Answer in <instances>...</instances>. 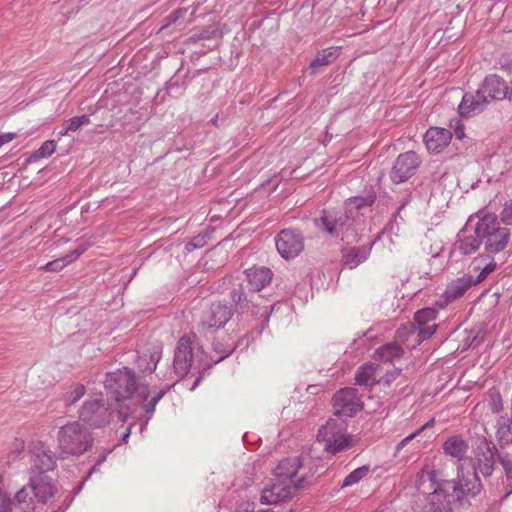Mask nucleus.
<instances>
[{
  "instance_id": "412c9836",
  "label": "nucleus",
  "mask_w": 512,
  "mask_h": 512,
  "mask_svg": "<svg viewBox=\"0 0 512 512\" xmlns=\"http://www.w3.org/2000/svg\"><path fill=\"white\" fill-rule=\"evenodd\" d=\"M292 485L293 484H288L285 481L277 479V481L271 486L265 487L262 490L260 497L261 503L266 505H273L286 498H289L292 495V491L297 489Z\"/></svg>"
},
{
  "instance_id": "dca6fc26",
  "label": "nucleus",
  "mask_w": 512,
  "mask_h": 512,
  "mask_svg": "<svg viewBox=\"0 0 512 512\" xmlns=\"http://www.w3.org/2000/svg\"><path fill=\"white\" fill-rule=\"evenodd\" d=\"M31 462L33 471H38L39 475H45L55 467V458L51 450L43 442H36L31 448Z\"/></svg>"
},
{
  "instance_id": "9b49d317",
  "label": "nucleus",
  "mask_w": 512,
  "mask_h": 512,
  "mask_svg": "<svg viewBox=\"0 0 512 512\" xmlns=\"http://www.w3.org/2000/svg\"><path fill=\"white\" fill-rule=\"evenodd\" d=\"M275 245L277 251L284 259H293L304 248L303 236L295 230L283 229L277 234Z\"/></svg>"
},
{
  "instance_id": "a211bd4d",
  "label": "nucleus",
  "mask_w": 512,
  "mask_h": 512,
  "mask_svg": "<svg viewBox=\"0 0 512 512\" xmlns=\"http://www.w3.org/2000/svg\"><path fill=\"white\" fill-rule=\"evenodd\" d=\"M375 240L361 246H347L342 249L343 267L354 269L364 263L370 256Z\"/></svg>"
},
{
  "instance_id": "3c124183",
  "label": "nucleus",
  "mask_w": 512,
  "mask_h": 512,
  "mask_svg": "<svg viewBox=\"0 0 512 512\" xmlns=\"http://www.w3.org/2000/svg\"><path fill=\"white\" fill-rule=\"evenodd\" d=\"M15 137H16V134L11 133V132L0 134V146L4 145L6 143H9Z\"/></svg>"
},
{
  "instance_id": "49530a36",
  "label": "nucleus",
  "mask_w": 512,
  "mask_h": 512,
  "mask_svg": "<svg viewBox=\"0 0 512 512\" xmlns=\"http://www.w3.org/2000/svg\"><path fill=\"white\" fill-rule=\"evenodd\" d=\"M426 512H452L450 507V501H444L442 499L441 503H437L435 501L431 502Z\"/></svg>"
},
{
  "instance_id": "6ab92c4d",
  "label": "nucleus",
  "mask_w": 512,
  "mask_h": 512,
  "mask_svg": "<svg viewBox=\"0 0 512 512\" xmlns=\"http://www.w3.org/2000/svg\"><path fill=\"white\" fill-rule=\"evenodd\" d=\"M450 130L440 127H430L423 136L427 150L432 154L441 153L451 142Z\"/></svg>"
},
{
  "instance_id": "20e7f679",
  "label": "nucleus",
  "mask_w": 512,
  "mask_h": 512,
  "mask_svg": "<svg viewBox=\"0 0 512 512\" xmlns=\"http://www.w3.org/2000/svg\"><path fill=\"white\" fill-rule=\"evenodd\" d=\"M476 232L480 234L485 251L496 254L503 251L509 243L510 229L501 226L494 214H485L476 223Z\"/></svg>"
},
{
  "instance_id": "7ed1b4c3",
  "label": "nucleus",
  "mask_w": 512,
  "mask_h": 512,
  "mask_svg": "<svg viewBox=\"0 0 512 512\" xmlns=\"http://www.w3.org/2000/svg\"><path fill=\"white\" fill-rule=\"evenodd\" d=\"M92 443L91 433L79 421L69 422L57 432L58 449L63 456L82 455Z\"/></svg>"
},
{
  "instance_id": "ea45409f",
  "label": "nucleus",
  "mask_w": 512,
  "mask_h": 512,
  "mask_svg": "<svg viewBox=\"0 0 512 512\" xmlns=\"http://www.w3.org/2000/svg\"><path fill=\"white\" fill-rule=\"evenodd\" d=\"M72 261L73 258H71L69 255H65L60 259L48 262L43 268L48 271H59Z\"/></svg>"
},
{
  "instance_id": "b1692460",
  "label": "nucleus",
  "mask_w": 512,
  "mask_h": 512,
  "mask_svg": "<svg viewBox=\"0 0 512 512\" xmlns=\"http://www.w3.org/2000/svg\"><path fill=\"white\" fill-rule=\"evenodd\" d=\"M246 278L252 289L262 290L272 280V271L267 267H252L245 270Z\"/></svg>"
},
{
  "instance_id": "a18cd8bd",
  "label": "nucleus",
  "mask_w": 512,
  "mask_h": 512,
  "mask_svg": "<svg viewBox=\"0 0 512 512\" xmlns=\"http://www.w3.org/2000/svg\"><path fill=\"white\" fill-rule=\"evenodd\" d=\"M416 325L413 326V329L415 330H418L419 334L422 335V339H426V338H429L432 334L435 333L438 325L434 324L433 326L429 327L428 330H424V326L425 324H427V322H422V321H419V322H415Z\"/></svg>"
},
{
  "instance_id": "2eb2a0df",
  "label": "nucleus",
  "mask_w": 512,
  "mask_h": 512,
  "mask_svg": "<svg viewBox=\"0 0 512 512\" xmlns=\"http://www.w3.org/2000/svg\"><path fill=\"white\" fill-rule=\"evenodd\" d=\"M482 489L481 482L476 471H470L460 465L458 467L457 478L454 481L453 490L457 494L475 496Z\"/></svg>"
},
{
  "instance_id": "cd10ccee",
  "label": "nucleus",
  "mask_w": 512,
  "mask_h": 512,
  "mask_svg": "<svg viewBox=\"0 0 512 512\" xmlns=\"http://www.w3.org/2000/svg\"><path fill=\"white\" fill-rule=\"evenodd\" d=\"M271 316L274 318L292 319L294 317V310L290 302L280 301L272 305L269 312L268 307H265L264 311L261 313V317H264L265 319H268Z\"/></svg>"
},
{
  "instance_id": "7c9ffc66",
  "label": "nucleus",
  "mask_w": 512,
  "mask_h": 512,
  "mask_svg": "<svg viewBox=\"0 0 512 512\" xmlns=\"http://www.w3.org/2000/svg\"><path fill=\"white\" fill-rule=\"evenodd\" d=\"M35 497L33 495V487L28 483L19 490L15 496V502L22 510L34 508Z\"/></svg>"
},
{
  "instance_id": "09e8293b",
  "label": "nucleus",
  "mask_w": 512,
  "mask_h": 512,
  "mask_svg": "<svg viewBox=\"0 0 512 512\" xmlns=\"http://www.w3.org/2000/svg\"><path fill=\"white\" fill-rule=\"evenodd\" d=\"M500 218L504 224L512 225V200L504 205L500 213Z\"/></svg>"
},
{
  "instance_id": "37998d69",
  "label": "nucleus",
  "mask_w": 512,
  "mask_h": 512,
  "mask_svg": "<svg viewBox=\"0 0 512 512\" xmlns=\"http://www.w3.org/2000/svg\"><path fill=\"white\" fill-rule=\"evenodd\" d=\"M56 149V143L52 140L45 141L40 148L35 152L38 158H45L51 156Z\"/></svg>"
},
{
  "instance_id": "8fccbe9b",
  "label": "nucleus",
  "mask_w": 512,
  "mask_h": 512,
  "mask_svg": "<svg viewBox=\"0 0 512 512\" xmlns=\"http://www.w3.org/2000/svg\"><path fill=\"white\" fill-rule=\"evenodd\" d=\"M419 433H417V430H415L412 434L408 435L404 439H402L396 446V451H400L403 447H405L409 442H411L413 439H415Z\"/></svg>"
},
{
  "instance_id": "a878e982",
  "label": "nucleus",
  "mask_w": 512,
  "mask_h": 512,
  "mask_svg": "<svg viewBox=\"0 0 512 512\" xmlns=\"http://www.w3.org/2000/svg\"><path fill=\"white\" fill-rule=\"evenodd\" d=\"M468 450L467 442L461 436H451L443 444V451L458 461L464 458Z\"/></svg>"
},
{
  "instance_id": "f704fd0d",
  "label": "nucleus",
  "mask_w": 512,
  "mask_h": 512,
  "mask_svg": "<svg viewBox=\"0 0 512 512\" xmlns=\"http://www.w3.org/2000/svg\"><path fill=\"white\" fill-rule=\"evenodd\" d=\"M86 389L83 384L77 383L71 387L62 397L65 406L74 405L85 394Z\"/></svg>"
},
{
  "instance_id": "423d86ee",
  "label": "nucleus",
  "mask_w": 512,
  "mask_h": 512,
  "mask_svg": "<svg viewBox=\"0 0 512 512\" xmlns=\"http://www.w3.org/2000/svg\"><path fill=\"white\" fill-rule=\"evenodd\" d=\"M196 362L200 365L211 366L205 362L203 350L199 347L194 352L191 337L184 335L179 339L175 349L173 366L176 374L179 377H184Z\"/></svg>"
},
{
  "instance_id": "6e6d98bb",
  "label": "nucleus",
  "mask_w": 512,
  "mask_h": 512,
  "mask_svg": "<svg viewBox=\"0 0 512 512\" xmlns=\"http://www.w3.org/2000/svg\"><path fill=\"white\" fill-rule=\"evenodd\" d=\"M231 352H232V350H231V349L226 350V352H225V354H224V355L220 356L218 359H216V360H214V361H213V364H217V363H219V362H220V361H222L225 357H227Z\"/></svg>"
},
{
  "instance_id": "2f4dec72",
  "label": "nucleus",
  "mask_w": 512,
  "mask_h": 512,
  "mask_svg": "<svg viewBox=\"0 0 512 512\" xmlns=\"http://www.w3.org/2000/svg\"><path fill=\"white\" fill-rule=\"evenodd\" d=\"M496 437L501 444L512 441L511 420L508 417L501 416L497 419Z\"/></svg>"
},
{
  "instance_id": "5701e85b",
  "label": "nucleus",
  "mask_w": 512,
  "mask_h": 512,
  "mask_svg": "<svg viewBox=\"0 0 512 512\" xmlns=\"http://www.w3.org/2000/svg\"><path fill=\"white\" fill-rule=\"evenodd\" d=\"M163 346L160 342L150 343L139 355L137 363L143 372H153L162 357Z\"/></svg>"
},
{
  "instance_id": "4be33fe9",
  "label": "nucleus",
  "mask_w": 512,
  "mask_h": 512,
  "mask_svg": "<svg viewBox=\"0 0 512 512\" xmlns=\"http://www.w3.org/2000/svg\"><path fill=\"white\" fill-rule=\"evenodd\" d=\"M495 259L490 255H479L471 265L468 274H472L473 285L484 281L496 269Z\"/></svg>"
},
{
  "instance_id": "f3484780",
  "label": "nucleus",
  "mask_w": 512,
  "mask_h": 512,
  "mask_svg": "<svg viewBox=\"0 0 512 512\" xmlns=\"http://www.w3.org/2000/svg\"><path fill=\"white\" fill-rule=\"evenodd\" d=\"M302 466L300 458H287L279 462L274 470L276 479L293 484L294 488H299L304 482L303 477H297L298 470Z\"/></svg>"
},
{
  "instance_id": "393cba45",
  "label": "nucleus",
  "mask_w": 512,
  "mask_h": 512,
  "mask_svg": "<svg viewBox=\"0 0 512 512\" xmlns=\"http://www.w3.org/2000/svg\"><path fill=\"white\" fill-rule=\"evenodd\" d=\"M29 484L33 487V495L35 499H38L41 502L47 501L54 495V486L47 475L32 477Z\"/></svg>"
},
{
  "instance_id": "a19ab883",
  "label": "nucleus",
  "mask_w": 512,
  "mask_h": 512,
  "mask_svg": "<svg viewBox=\"0 0 512 512\" xmlns=\"http://www.w3.org/2000/svg\"><path fill=\"white\" fill-rule=\"evenodd\" d=\"M437 316L435 307H425L415 312L413 320H435Z\"/></svg>"
},
{
  "instance_id": "69168bd1",
  "label": "nucleus",
  "mask_w": 512,
  "mask_h": 512,
  "mask_svg": "<svg viewBox=\"0 0 512 512\" xmlns=\"http://www.w3.org/2000/svg\"><path fill=\"white\" fill-rule=\"evenodd\" d=\"M19 449H23V443L22 442H19Z\"/></svg>"
},
{
  "instance_id": "680f3d73",
  "label": "nucleus",
  "mask_w": 512,
  "mask_h": 512,
  "mask_svg": "<svg viewBox=\"0 0 512 512\" xmlns=\"http://www.w3.org/2000/svg\"><path fill=\"white\" fill-rule=\"evenodd\" d=\"M127 414H124L123 412H119V418L125 422L127 420Z\"/></svg>"
},
{
  "instance_id": "13d9d810",
  "label": "nucleus",
  "mask_w": 512,
  "mask_h": 512,
  "mask_svg": "<svg viewBox=\"0 0 512 512\" xmlns=\"http://www.w3.org/2000/svg\"><path fill=\"white\" fill-rule=\"evenodd\" d=\"M455 135L458 139H462L464 137V130L462 128H457L455 131Z\"/></svg>"
},
{
  "instance_id": "338daca9",
  "label": "nucleus",
  "mask_w": 512,
  "mask_h": 512,
  "mask_svg": "<svg viewBox=\"0 0 512 512\" xmlns=\"http://www.w3.org/2000/svg\"><path fill=\"white\" fill-rule=\"evenodd\" d=\"M146 425H147V422H146V423H144V424L141 426V429H140V430L142 431V430L145 428V426H146Z\"/></svg>"
},
{
  "instance_id": "6e6552de",
  "label": "nucleus",
  "mask_w": 512,
  "mask_h": 512,
  "mask_svg": "<svg viewBox=\"0 0 512 512\" xmlns=\"http://www.w3.org/2000/svg\"><path fill=\"white\" fill-rule=\"evenodd\" d=\"M420 163L421 160L417 153L414 151H407L400 154L396 158L390 172V178L392 182L395 184L406 182L415 174Z\"/></svg>"
},
{
  "instance_id": "e2e57ef3",
  "label": "nucleus",
  "mask_w": 512,
  "mask_h": 512,
  "mask_svg": "<svg viewBox=\"0 0 512 512\" xmlns=\"http://www.w3.org/2000/svg\"><path fill=\"white\" fill-rule=\"evenodd\" d=\"M404 207V205H402L398 210L397 212L394 214V217H393V221H395L396 217L400 214V211L402 210V208Z\"/></svg>"
},
{
  "instance_id": "603ef678",
  "label": "nucleus",
  "mask_w": 512,
  "mask_h": 512,
  "mask_svg": "<svg viewBox=\"0 0 512 512\" xmlns=\"http://www.w3.org/2000/svg\"><path fill=\"white\" fill-rule=\"evenodd\" d=\"M87 245H80L77 247L69 256L73 258V261L77 259L82 253H84L87 249Z\"/></svg>"
},
{
  "instance_id": "4d7b16f0",
  "label": "nucleus",
  "mask_w": 512,
  "mask_h": 512,
  "mask_svg": "<svg viewBox=\"0 0 512 512\" xmlns=\"http://www.w3.org/2000/svg\"><path fill=\"white\" fill-rule=\"evenodd\" d=\"M99 466H100V465L95 464V465L92 467V469L90 470V472L88 473V475L86 476L85 480L89 479V478H90V476H91L93 473L98 472V471H99Z\"/></svg>"
},
{
  "instance_id": "bf43d9fd",
  "label": "nucleus",
  "mask_w": 512,
  "mask_h": 512,
  "mask_svg": "<svg viewBox=\"0 0 512 512\" xmlns=\"http://www.w3.org/2000/svg\"><path fill=\"white\" fill-rule=\"evenodd\" d=\"M132 427H133V425H130V426H129V428H128V430H127V432H125V433L123 434V436H122V440H123V441H126V440H127V438L129 437V435H130V433H131V429H132Z\"/></svg>"
},
{
  "instance_id": "79ce46f5",
  "label": "nucleus",
  "mask_w": 512,
  "mask_h": 512,
  "mask_svg": "<svg viewBox=\"0 0 512 512\" xmlns=\"http://www.w3.org/2000/svg\"><path fill=\"white\" fill-rule=\"evenodd\" d=\"M488 405L493 413H499L503 408L501 395L496 391H490Z\"/></svg>"
},
{
  "instance_id": "f03ea898",
  "label": "nucleus",
  "mask_w": 512,
  "mask_h": 512,
  "mask_svg": "<svg viewBox=\"0 0 512 512\" xmlns=\"http://www.w3.org/2000/svg\"><path fill=\"white\" fill-rule=\"evenodd\" d=\"M104 386L117 401L128 399L136 394L137 401L146 412L147 419L153 416L157 403L168 391V388H162L151 392L147 385H137L134 371L127 367L107 373Z\"/></svg>"
},
{
  "instance_id": "de8ad7c7",
  "label": "nucleus",
  "mask_w": 512,
  "mask_h": 512,
  "mask_svg": "<svg viewBox=\"0 0 512 512\" xmlns=\"http://www.w3.org/2000/svg\"><path fill=\"white\" fill-rule=\"evenodd\" d=\"M224 325L219 324L218 326H214L211 322H201L198 327V332L203 334L204 336L212 335L216 330L223 328Z\"/></svg>"
},
{
  "instance_id": "4c0bfd02",
  "label": "nucleus",
  "mask_w": 512,
  "mask_h": 512,
  "mask_svg": "<svg viewBox=\"0 0 512 512\" xmlns=\"http://www.w3.org/2000/svg\"><path fill=\"white\" fill-rule=\"evenodd\" d=\"M500 463L503 466V469L505 471L506 479H507V487L508 491L506 493V496L510 495L512 493V459L509 458L508 455L500 456Z\"/></svg>"
},
{
  "instance_id": "e433bc0d",
  "label": "nucleus",
  "mask_w": 512,
  "mask_h": 512,
  "mask_svg": "<svg viewBox=\"0 0 512 512\" xmlns=\"http://www.w3.org/2000/svg\"><path fill=\"white\" fill-rule=\"evenodd\" d=\"M369 472V466H361L352 472H350L344 479L342 487L352 486L367 476Z\"/></svg>"
},
{
  "instance_id": "f8f14e48",
  "label": "nucleus",
  "mask_w": 512,
  "mask_h": 512,
  "mask_svg": "<svg viewBox=\"0 0 512 512\" xmlns=\"http://www.w3.org/2000/svg\"><path fill=\"white\" fill-rule=\"evenodd\" d=\"M333 401L334 411L338 416L353 417L362 410V403L355 388L341 389L334 395Z\"/></svg>"
},
{
  "instance_id": "5fc2aeb1",
  "label": "nucleus",
  "mask_w": 512,
  "mask_h": 512,
  "mask_svg": "<svg viewBox=\"0 0 512 512\" xmlns=\"http://www.w3.org/2000/svg\"><path fill=\"white\" fill-rule=\"evenodd\" d=\"M243 293L241 291L233 290L231 293L232 299L234 302L239 303L242 299Z\"/></svg>"
},
{
  "instance_id": "f257e3e1",
  "label": "nucleus",
  "mask_w": 512,
  "mask_h": 512,
  "mask_svg": "<svg viewBox=\"0 0 512 512\" xmlns=\"http://www.w3.org/2000/svg\"><path fill=\"white\" fill-rule=\"evenodd\" d=\"M375 202L373 195L350 197L345 202V211L324 210L320 218L314 219L315 225L332 237H339L347 244L358 243L364 229L365 212Z\"/></svg>"
},
{
  "instance_id": "aec40b11",
  "label": "nucleus",
  "mask_w": 512,
  "mask_h": 512,
  "mask_svg": "<svg viewBox=\"0 0 512 512\" xmlns=\"http://www.w3.org/2000/svg\"><path fill=\"white\" fill-rule=\"evenodd\" d=\"M488 103V97L484 95V92L481 91V89H479L474 94H465L458 106V110L461 116L472 117L481 113Z\"/></svg>"
},
{
  "instance_id": "9d476101",
  "label": "nucleus",
  "mask_w": 512,
  "mask_h": 512,
  "mask_svg": "<svg viewBox=\"0 0 512 512\" xmlns=\"http://www.w3.org/2000/svg\"><path fill=\"white\" fill-rule=\"evenodd\" d=\"M481 244L482 240L480 234L476 232V224L472 225L471 221H468L458 232L451 254L471 255L480 248Z\"/></svg>"
},
{
  "instance_id": "864d4df0",
  "label": "nucleus",
  "mask_w": 512,
  "mask_h": 512,
  "mask_svg": "<svg viewBox=\"0 0 512 512\" xmlns=\"http://www.w3.org/2000/svg\"><path fill=\"white\" fill-rule=\"evenodd\" d=\"M434 423H435L434 419L429 420L428 422H426L424 425H422L421 427H419L417 429V433L421 434L425 429L432 427L434 425Z\"/></svg>"
},
{
  "instance_id": "39448f33",
  "label": "nucleus",
  "mask_w": 512,
  "mask_h": 512,
  "mask_svg": "<svg viewBox=\"0 0 512 512\" xmlns=\"http://www.w3.org/2000/svg\"><path fill=\"white\" fill-rule=\"evenodd\" d=\"M317 441L324 445L327 452L336 454L350 447L351 437L346 433V423L340 418L330 419L321 426Z\"/></svg>"
},
{
  "instance_id": "052dcab7",
  "label": "nucleus",
  "mask_w": 512,
  "mask_h": 512,
  "mask_svg": "<svg viewBox=\"0 0 512 512\" xmlns=\"http://www.w3.org/2000/svg\"><path fill=\"white\" fill-rule=\"evenodd\" d=\"M106 457H107V454H103L99 457V459L97 460L96 464L97 465H101L105 460H106Z\"/></svg>"
},
{
  "instance_id": "c85d7f7f",
  "label": "nucleus",
  "mask_w": 512,
  "mask_h": 512,
  "mask_svg": "<svg viewBox=\"0 0 512 512\" xmlns=\"http://www.w3.org/2000/svg\"><path fill=\"white\" fill-rule=\"evenodd\" d=\"M403 355V349L397 343H389L379 347L375 352V357L383 362L394 363Z\"/></svg>"
},
{
  "instance_id": "72a5a7b5",
  "label": "nucleus",
  "mask_w": 512,
  "mask_h": 512,
  "mask_svg": "<svg viewBox=\"0 0 512 512\" xmlns=\"http://www.w3.org/2000/svg\"><path fill=\"white\" fill-rule=\"evenodd\" d=\"M90 123V117L88 115L75 116L68 119L64 123V129L60 132L61 136L67 135L69 132H75L82 126Z\"/></svg>"
},
{
  "instance_id": "473e14b6",
  "label": "nucleus",
  "mask_w": 512,
  "mask_h": 512,
  "mask_svg": "<svg viewBox=\"0 0 512 512\" xmlns=\"http://www.w3.org/2000/svg\"><path fill=\"white\" fill-rule=\"evenodd\" d=\"M338 55V50L334 48H328L319 52L310 63L311 69H316L320 66H325L333 62Z\"/></svg>"
},
{
  "instance_id": "c9c22d12",
  "label": "nucleus",
  "mask_w": 512,
  "mask_h": 512,
  "mask_svg": "<svg viewBox=\"0 0 512 512\" xmlns=\"http://www.w3.org/2000/svg\"><path fill=\"white\" fill-rule=\"evenodd\" d=\"M212 320H231L233 317L232 307L225 303H215L211 306Z\"/></svg>"
},
{
  "instance_id": "0e129e2a",
  "label": "nucleus",
  "mask_w": 512,
  "mask_h": 512,
  "mask_svg": "<svg viewBox=\"0 0 512 512\" xmlns=\"http://www.w3.org/2000/svg\"><path fill=\"white\" fill-rule=\"evenodd\" d=\"M199 382H200V378H197V379H196V381H195V383L193 384V386H192L191 390H194V389H195V387L199 384Z\"/></svg>"
},
{
  "instance_id": "1a4fd4ad",
  "label": "nucleus",
  "mask_w": 512,
  "mask_h": 512,
  "mask_svg": "<svg viewBox=\"0 0 512 512\" xmlns=\"http://www.w3.org/2000/svg\"><path fill=\"white\" fill-rule=\"evenodd\" d=\"M415 487L423 494H428L429 504L431 502L441 503L449 501L445 491L440 489L436 482V472L432 467L425 466L418 474L415 480Z\"/></svg>"
},
{
  "instance_id": "c756f323",
  "label": "nucleus",
  "mask_w": 512,
  "mask_h": 512,
  "mask_svg": "<svg viewBox=\"0 0 512 512\" xmlns=\"http://www.w3.org/2000/svg\"><path fill=\"white\" fill-rule=\"evenodd\" d=\"M494 469V458L491 451L483 453L477 457L476 464L472 471H476V474L481 473L483 476H490Z\"/></svg>"
},
{
  "instance_id": "ddd939ff",
  "label": "nucleus",
  "mask_w": 512,
  "mask_h": 512,
  "mask_svg": "<svg viewBox=\"0 0 512 512\" xmlns=\"http://www.w3.org/2000/svg\"><path fill=\"white\" fill-rule=\"evenodd\" d=\"M472 285V274H464L452 280L440 295L439 299L435 301L436 306L440 308L446 307L449 303L462 297Z\"/></svg>"
},
{
  "instance_id": "0eeeda50",
  "label": "nucleus",
  "mask_w": 512,
  "mask_h": 512,
  "mask_svg": "<svg viewBox=\"0 0 512 512\" xmlns=\"http://www.w3.org/2000/svg\"><path fill=\"white\" fill-rule=\"evenodd\" d=\"M79 419L93 428H101L110 423L112 412L102 398L87 399L79 410Z\"/></svg>"
},
{
  "instance_id": "4468645a",
  "label": "nucleus",
  "mask_w": 512,
  "mask_h": 512,
  "mask_svg": "<svg viewBox=\"0 0 512 512\" xmlns=\"http://www.w3.org/2000/svg\"><path fill=\"white\" fill-rule=\"evenodd\" d=\"M481 91L490 100L508 99L512 101V80L507 84L498 75H489L485 78Z\"/></svg>"
},
{
  "instance_id": "bb28decb",
  "label": "nucleus",
  "mask_w": 512,
  "mask_h": 512,
  "mask_svg": "<svg viewBox=\"0 0 512 512\" xmlns=\"http://www.w3.org/2000/svg\"><path fill=\"white\" fill-rule=\"evenodd\" d=\"M380 368L376 364H364L362 365L356 375L355 381L360 386L371 387L375 383H378V374Z\"/></svg>"
},
{
  "instance_id": "c03bdc74",
  "label": "nucleus",
  "mask_w": 512,
  "mask_h": 512,
  "mask_svg": "<svg viewBox=\"0 0 512 512\" xmlns=\"http://www.w3.org/2000/svg\"><path fill=\"white\" fill-rule=\"evenodd\" d=\"M400 372L401 370L398 368H393L392 370L386 371L383 376L378 375V383L385 386H390V384L400 375Z\"/></svg>"
},
{
  "instance_id": "58836bf2",
  "label": "nucleus",
  "mask_w": 512,
  "mask_h": 512,
  "mask_svg": "<svg viewBox=\"0 0 512 512\" xmlns=\"http://www.w3.org/2000/svg\"><path fill=\"white\" fill-rule=\"evenodd\" d=\"M207 244V234H198L193 237L189 242L185 245V250L187 252H192L196 249L202 248Z\"/></svg>"
}]
</instances>
